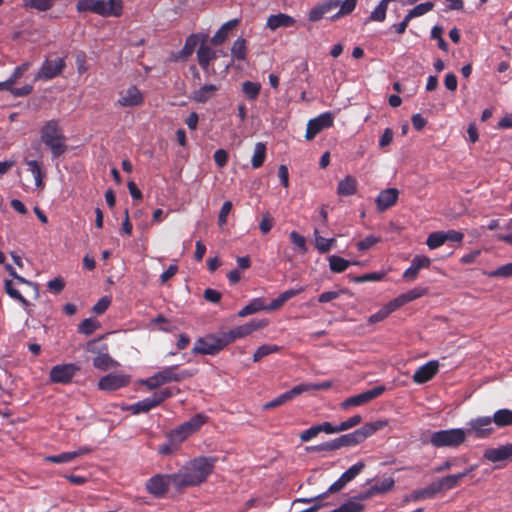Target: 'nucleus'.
Instances as JSON below:
<instances>
[{
  "label": "nucleus",
  "mask_w": 512,
  "mask_h": 512,
  "mask_svg": "<svg viewBox=\"0 0 512 512\" xmlns=\"http://www.w3.org/2000/svg\"><path fill=\"white\" fill-rule=\"evenodd\" d=\"M217 458L199 456L187 462L177 473H174V488L182 490L186 487L199 486L213 473Z\"/></svg>",
  "instance_id": "obj_1"
},
{
  "label": "nucleus",
  "mask_w": 512,
  "mask_h": 512,
  "mask_svg": "<svg viewBox=\"0 0 512 512\" xmlns=\"http://www.w3.org/2000/svg\"><path fill=\"white\" fill-rule=\"evenodd\" d=\"M41 142L51 152L52 158L57 159L68 151L67 138L57 119H51L43 123L39 131Z\"/></svg>",
  "instance_id": "obj_2"
},
{
  "label": "nucleus",
  "mask_w": 512,
  "mask_h": 512,
  "mask_svg": "<svg viewBox=\"0 0 512 512\" xmlns=\"http://www.w3.org/2000/svg\"><path fill=\"white\" fill-rule=\"evenodd\" d=\"M78 12H92L102 17H120L123 13L122 0H79Z\"/></svg>",
  "instance_id": "obj_3"
},
{
  "label": "nucleus",
  "mask_w": 512,
  "mask_h": 512,
  "mask_svg": "<svg viewBox=\"0 0 512 512\" xmlns=\"http://www.w3.org/2000/svg\"><path fill=\"white\" fill-rule=\"evenodd\" d=\"M388 425V420H377L364 424L361 428L335 438L337 450L343 447H353L364 442L368 437Z\"/></svg>",
  "instance_id": "obj_4"
},
{
  "label": "nucleus",
  "mask_w": 512,
  "mask_h": 512,
  "mask_svg": "<svg viewBox=\"0 0 512 512\" xmlns=\"http://www.w3.org/2000/svg\"><path fill=\"white\" fill-rule=\"evenodd\" d=\"M209 421L205 413H197L188 421L182 423L167 434V438L174 442H183L192 434L198 432Z\"/></svg>",
  "instance_id": "obj_5"
},
{
  "label": "nucleus",
  "mask_w": 512,
  "mask_h": 512,
  "mask_svg": "<svg viewBox=\"0 0 512 512\" xmlns=\"http://www.w3.org/2000/svg\"><path fill=\"white\" fill-rule=\"evenodd\" d=\"M466 441V432L463 428H451L435 431L430 435L429 442L436 448L459 447Z\"/></svg>",
  "instance_id": "obj_6"
},
{
  "label": "nucleus",
  "mask_w": 512,
  "mask_h": 512,
  "mask_svg": "<svg viewBox=\"0 0 512 512\" xmlns=\"http://www.w3.org/2000/svg\"><path fill=\"white\" fill-rule=\"evenodd\" d=\"M464 430L466 438L472 436L475 439H487L495 432L490 416H479L471 419Z\"/></svg>",
  "instance_id": "obj_7"
},
{
  "label": "nucleus",
  "mask_w": 512,
  "mask_h": 512,
  "mask_svg": "<svg viewBox=\"0 0 512 512\" xmlns=\"http://www.w3.org/2000/svg\"><path fill=\"white\" fill-rule=\"evenodd\" d=\"M66 68L65 57L45 58L35 75V80L49 81L60 76Z\"/></svg>",
  "instance_id": "obj_8"
},
{
  "label": "nucleus",
  "mask_w": 512,
  "mask_h": 512,
  "mask_svg": "<svg viewBox=\"0 0 512 512\" xmlns=\"http://www.w3.org/2000/svg\"><path fill=\"white\" fill-rule=\"evenodd\" d=\"M173 474H156L146 481L145 488L155 498H162L168 492L170 485L174 487Z\"/></svg>",
  "instance_id": "obj_9"
},
{
  "label": "nucleus",
  "mask_w": 512,
  "mask_h": 512,
  "mask_svg": "<svg viewBox=\"0 0 512 512\" xmlns=\"http://www.w3.org/2000/svg\"><path fill=\"white\" fill-rule=\"evenodd\" d=\"M386 390V387L383 385L376 386L370 390L364 391L358 395H354L346 398L341 404L340 407L343 410H347L351 407H358L364 405L377 397L381 396Z\"/></svg>",
  "instance_id": "obj_10"
},
{
  "label": "nucleus",
  "mask_w": 512,
  "mask_h": 512,
  "mask_svg": "<svg viewBox=\"0 0 512 512\" xmlns=\"http://www.w3.org/2000/svg\"><path fill=\"white\" fill-rule=\"evenodd\" d=\"M334 124V116L331 112H324L316 118L310 119L307 123L305 138L312 140L318 133L326 128L332 127Z\"/></svg>",
  "instance_id": "obj_11"
},
{
  "label": "nucleus",
  "mask_w": 512,
  "mask_h": 512,
  "mask_svg": "<svg viewBox=\"0 0 512 512\" xmlns=\"http://www.w3.org/2000/svg\"><path fill=\"white\" fill-rule=\"evenodd\" d=\"M220 348L216 339V333H210L198 338L192 348V353L197 355H217Z\"/></svg>",
  "instance_id": "obj_12"
},
{
  "label": "nucleus",
  "mask_w": 512,
  "mask_h": 512,
  "mask_svg": "<svg viewBox=\"0 0 512 512\" xmlns=\"http://www.w3.org/2000/svg\"><path fill=\"white\" fill-rule=\"evenodd\" d=\"M79 367L73 363L60 364L52 367L49 373L51 382L58 384H67L79 371Z\"/></svg>",
  "instance_id": "obj_13"
},
{
  "label": "nucleus",
  "mask_w": 512,
  "mask_h": 512,
  "mask_svg": "<svg viewBox=\"0 0 512 512\" xmlns=\"http://www.w3.org/2000/svg\"><path fill=\"white\" fill-rule=\"evenodd\" d=\"M156 375L160 383L164 385L170 382H181L192 377L194 373L187 369L180 370L178 365H173L164 367L162 370L158 371Z\"/></svg>",
  "instance_id": "obj_14"
},
{
  "label": "nucleus",
  "mask_w": 512,
  "mask_h": 512,
  "mask_svg": "<svg viewBox=\"0 0 512 512\" xmlns=\"http://www.w3.org/2000/svg\"><path fill=\"white\" fill-rule=\"evenodd\" d=\"M365 468V463L359 461L348 468L342 475L328 488V492H338L342 490L349 482L354 480Z\"/></svg>",
  "instance_id": "obj_15"
},
{
  "label": "nucleus",
  "mask_w": 512,
  "mask_h": 512,
  "mask_svg": "<svg viewBox=\"0 0 512 512\" xmlns=\"http://www.w3.org/2000/svg\"><path fill=\"white\" fill-rule=\"evenodd\" d=\"M342 3L343 1L341 0H324L310 9L308 13V20L311 22H317L335 9H340Z\"/></svg>",
  "instance_id": "obj_16"
},
{
  "label": "nucleus",
  "mask_w": 512,
  "mask_h": 512,
  "mask_svg": "<svg viewBox=\"0 0 512 512\" xmlns=\"http://www.w3.org/2000/svg\"><path fill=\"white\" fill-rule=\"evenodd\" d=\"M144 96L141 91L134 85L119 92V98L116 102L121 107H136L142 105Z\"/></svg>",
  "instance_id": "obj_17"
},
{
  "label": "nucleus",
  "mask_w": 512,
  "mask_h": 512,
  "mask_svg": "<svg viewBox=\"0 0 512 512\" xmlns=\"http://www.w3.org/2000/svg\"><path fill=\"white\" fill-rule=\"evenodd\" d=\"M130 377L123 374H108L98 381V388L102 391H115L129 384Z\"/></svg>",
  "instance_id": "obj_18"
},
{
  "label": "nucleus",
  "mask_w": 512,
  "mask_h": 512,
  "mask_svg": "<svg viewBox=\"0 0 512 512\" xmlns=\"http://www.w3.org/2000/svg\"><path fill=\"white\" fill-rule=\"evenodd\" d=\"M483 457L491 463L512 461V443H507L496 448H488L484 451Z\"/></svg>",
  "instance_id": "obj_19"
},
{
  "label": "nucleus",
  "mask_w": 512,
  "mask_h": 512,
  "mask_svg": "<svg viewBox=\"0 0 512 512\" xmlns=\"http://www.w3.org/2000/svg\"><path fill=\"white\" fill-rule=\"evenodd\" d=\"M439 370V363L436 360L427 362L420 366L413 374L412 379L416 384H424L430 381Z\"/></svg>",
  "instance_id": "obj_20"
},
{
  "label": "nucleus",
  "mask_w": 512,
  "mask_h": 512,
  "mask_svg": "<svg viewBox=\"0 0 512 512\" xmlns=\"http://www.w3.org/2000/svg\"><path fill=\"white\" fill-rule=\"evenodd\" d=\"M399 191L396 188L382 190L376 198L377 209L384 212L392 207L398 199Z\"/></svg>",
  "instance_id": "obj_21"
},
{
  "label": "nucleus",
  "mask_w": 512,
  "mask_h": 512,
  "mask_svg": "<svg viewBox=\"0 0 512 512\" xmlns=\"http://www.w3.org/2000/svg\"><path fill=\"white\" fill-rule=\"evenodd\" d=\"M301 394H302V391H301L300 385L298 384V385L294 386L292 389H290L289 391H286L285 393L280 394L273 400L267 402L266 404H264L263 407L266 410L279 407V406L291 401L292 399H294L295 397H297Z\"/></svg>",
  "instance_id": "obj_22"
},
{
  "label": "nucleus",
  "mask_w": 512,
  "mask_h": 512,
  "mask_svg": "<svg viewBox=\"0 0 512 512\" xmlns=\"http://www.w3.org/2000/svg\"><path fill=\"white\" fill-rule=\"evenodd\" d=\"M296 23V20L287 14L284 13H278L274 15H270L267 19L266 26L274 31L278 28H286V27H292Z\"/></svg>",
  "instance_id": "obj_23"
},
{
  "label": "nucleus",
  "mask_w": 512,
  "mask_h": 512,
  "mask_svg": "<svg viewBox=\"0 0 512 512\" xmlns=\"http://www.w3.org/2000/svg\"><path fill=\"white\" fill-rule=\"evenodd\" d=\"M304 291V287H299L297 289H289L281 293L276 299L272 300L268 305H266V311H276L280 309L288 300L295 297Z\"/></svg>",
  "instance_id": "obj_24"
},
{
  "label": "nucleus",
  "mask_w": 512,
  "mask_h": 512,
  "mask_svg": "<svg viewBox=\"0 0 512 512\" xmlns=\"http://www.w3.org/2000/svg\"><path fill=\"white\" fill-rule=\"evenodd\" d=\"M217 58V53L211 47L201 44L197 50V60L204 71H208L209 65Z\"/></svg>",
  "instance_id": "obj_25"
},
{
  "label": "nucleus",
  "mask_w": 512,
  "mask_h": 512,
  "mask_svg": "<svg viewBox=\"0 0 512 512\" xmlns=\"http://www.w3.org/2000/svg\"><path fill=\"white\" fill-rule=\"evenodd\" d=\"M426 292H427L426 288L415 287L405 293L400 294L396 298H394L393 299L394 304H395L394 306H396L399 309L400 307L404 306L405 304L424 296L426 294Z\"/></svg>",
  "instance_id": "obj_26"
},
{
  "label": "nucleus",
  "mask_w": 512,
  "mask_h": 512,
  "mask_svg": "<svg viewBox=\"0 0 512 512\" xmlns=\"http://www.w3.org/2000/svg\"><path fill=\"white\" fill-rule=\"evenodd\" d=\"M447 476L438 479L428 486L422 488L427 499L434 498L438 493L453 489L450 482H447Z\"/></svg>",
  "instance_id": "obj_27"
},
{
  "label": "nucleus",
  "mask_w": 512,
  "mask_h": 512,
  "mask_svg": "<svg viewBox=\"0 0 512 512\" xmlns=\"http://www.w3.org/2000/svg\"><path fill=\"white\" fill-rule=\"evenodd\" d=\"M219 87L214 84H205L192 93L191 99L197 103H206L218 91Z\"/></svg>",
  "instance_id": "obj_28"
},
{
  "label": "nucleus",
  "mask_w": 512,
  "mask_h": 512,
  "mask_svg": "<svg viewBox=\"0 0 512 512\" xmlns=\"http://www.w3.org/2000/svg\"><path fill=\"white\" fill-rule=\"evenodd\" d=\"M490 421L497 428H505L512 426V410L508 408L498 409L490 417Z\"/></svg>",
  "instance_id": "obj_29"
},
{
  "label": "nucleus",
  "mask_w": 512,
  "mask_h": 512,
  "mask_svg": "<svg viewBox=\"0 0 512 512\" xmlns=\"http://www.w3.org/2000/svg\"><path fill=\"white\" fill-rule=\"evenodd\" d=\"M240 23L239 19H232L224 23L220 29L211 38L213 45H221L228 38L229 32Z\"/></svg>",
  "instance_id": "obj_30"
},
{
  "label": "nucleus",
  "mask_w": 512,
  "mask_h": 512,
  "mask_svg": "<svg viewBox=\"0 0 512 512\" xmlns=\"http://www.w3.org/2000/svg\"><path fill=\"white\" fill-rule=\"evenodd\" d=\"M357 191V180L353 176H346L338 183L337 194L340 196H351Z\"/></svg>",
  "instance_id": "obj_31"
},
{
  "label": "nucleus",
  "mask_w": 512,
  "mask_h": 512,
  "mask_svg": "<svg viewBox=\"0 0 512 512\" xmlns=\"http://www.w3.org/2000/svg\"><path fill=\"white\" fill-rule=\"evenodd\" d=\"M262 310L266 311V304L264 299L254 298L249 302V304H247L241 310H239L237 315L239 317H246L248 315L254 314Z\"/></svg>",
  "instance_id": "obj_32"
},
{
  "label": "nucleus",
  "mask_w": 512,
  "mask_h": 512,
  "mask_svg": "<svg viewBox=\"0 0 512 512\" xmlns=\"http://www.w3.org/2000/svg\"><path fill=\"white\" fill-rule=\"evenodd\" d=\"M328 261H329V268L334 273L344 272L351 264H355V265L360 264V262H358V261L350 262L349 260H346L337 255L329 256Z\"/></svg>",
  "instance_id": "obj_33"
},
{
  "label": "nucleus",
  "mask_w": 512,
  "mask_h": 512,
  "mask_svg": "<svg viewBox=\"0 0 512 512\" xmlns=\"http://www.w3.org/2000/svg\"><path fill=\"white\" fill-rule=\"evenodd\" d=\"M157 407L154 400L152 399V396L144 398L141 401H138L136 403H133L127 407V410L130 411L132 414L137 415L140 413H147L153 408Z\"/></svg>",
  "instance_id": "obj_34"
},
{
  "label": "nucleus",
  "mask_w": 512,
  "mask_h": 512,
  "mask_svg": "<svg viewBox=\"0 0 512 512\" xmlns=\"http://www.w3.org/2000/svg\"><path fill=\"white\" fill-rule=\"evenodd\" d=\"M4 290L10 298L18 301L23 307H28L30 305L29 301L14 287L12 280H4Z\"/></svg>",
  "instance_id": "obj_35"
},
{
  "label": "nucleus",
  "mask_w": 512,
  "mask_h": 512,
  "mask_svg": "<svg viewBox=\"0 0 512 512\" xmlns=\"http://www.w3.org/2000/svg\"><path fill=\"white\" fill-rule=\"evenodd\" d=\"M266 159V144L257 142L255 144L254 153L251 159V165L254 169L260 168Z\"/></svg>",
  "instance_id": "obj_36"
},
{
  "label": "nucleus",
  "mask_w": 512,
  "mask_h": 512,
  "mask_svg": "<svg viewBox=\"0 0 512 512\" xmlns=\"http://www.w3.org/2000/svg\"><path fill=\"white\" fill-rule=\"evenodd\" d=\"M394 301L391 300L387 304H385L379 311L372 314L369 317V322L372 324L378 323L386 319L392 312L396 311L398 308L394 306Z\"/></svg>",
  "instance_id": "obj_37"
},
{
  "label": "nucleus",
  "mask_w": 512,
  "mask_h": 512,
  "mask_svg": "<svg viewBox=\"0 0 512 512\" xmlns=\"http://www.w3.org/2000/svg\"><path fill=\"white\" fill-rule=\"evenodd\" d=\"M266 325L267 323L265 321L251 320L250 322L236 326L235 328L237 329L240 337L244 338L257 330L262 329Z\"/></svg>",
  "instance_id": "obj_38"
},
{
  "label": "nucleus",
  "mask_w": 512,
  "mask_h": 512,
  "mask_svg": "<svg viewBox=\"0 0 512 512\" xmlns=\"http://www.w3.org/2000/svg\"><path fill=\"white\" fill-rule=\"evenodd\" d=\"M25 164L28 166V170L32 173L35 179V185L39 188L44 186L43 177L44 173L42 171L41 164L36 160H25Z\"/></svg>",
  "instance_id": "obj_39"
},
{
  "label": "nucleus",
  "mask_w": 512,
  "mask_h": 512,
  "mask_svg": "<svg viewBox=\"0 0 512 512\" xmlns=\"http://www.w3.org/2000/svg\"><path fill=\"white\" fill-rule=\"evenodd\" d=\"M55 0H23V7L46 12L54 6Z\"/></svg>",
  "instance_id": "obj_40"
},
{
  "label": "nucleus",
  "mask_w": 512,
  "mask_h": 512,
  "mask_svg": "<svg viewBox=\"0 0 512 512\" xmlns=\"http://www.w3.org/2000/svg\"><path fill=\"white\" fill-rule=\"evenodd\" d=\"M180 392L179 388L176 387H166L159 391L154 392L151 396L154 400L156 406H159L165 400L171 398L172 396L178 394Z\"/></svg>",
  "instance_id": "obj_41"
},
{
  "label": "nucleus",
  "mask_w": 512,
  "mask_h": 512,
  "mask_svg": "<svg viewBox=\"0 0 512 512\" xmlns=\"http://www.w3.org/2000/svg\"><path fill=\"white\" fill-rule=\"evenodd\" d=\"M315 236V247L320 253H327L329 252L333 245L336 242L335 238H324L321 235H319V231L315 229L314 231Z\"/></svg>",
  "instance_id": "obj_42"
},
{
  "label": "nucleus",
  "mask_w": 512,
  "mask_h": 512,
  "mask_svg": "<svg viewBox=\"0 0 512 512\" xmlns=\"http://www.w3.org/2000/svg\"><path fill=\"white\" fill-rule=\"evenodd\" d=\"M198 44H199V35L198 34L189 35L185 40V44H184L182 50L180 51V56L184 59L191 56L193 54V52L195 51V48L197 47Z\"/></svg>",
  "instance_id": "obj_43"
},
{
  "label": "nucleus",
  "mask_w": 512,
  "mask_h": 512,
  "mask_svg": "<svg viewBox=\"0 0 512 512\" xmlns=\"http://www.w3.org/2000/svg\"><path fill=\"white\" fill-rule=\"evenodd\" d=\"M281 350V347L275 344H263L253 354V361L259 362L265 356L273 353H277Z\"/></svg>",
  "instance_id": "obj_44"
},
{
  "label": "nucleus",
  "mask_w": 512,
  "mask_h": 512,
  "mask_svg": "<svg viewBox=\"0 0 512 512\" xmlns=\"http://www.w3.org/2000/svg\"><path fill=\"white\" fill-rule=\"evenodd\" d=\"M261 85L257 82L245 81L242 84V91L249 100H256L259 96Z\"/></svg>",
  "instance_id": "obj_45"
},
{
  "label": "nucleus",
  "mask_w": 512,
  "mask_h": 512,
  "mask_svg": "<svg viewBox=\"0 0 512 512\" xmlns=\"http://www.w3.org/2000/svg\"><path fill=\"white\" fill-rule=\"evenodd\" d=\"M357 1L358 0H344L343 3L341 4L340 10H338L335 14H333L330 17V19L332 21H336L343 16L351 14L357 5Z\"/></svg>",
  "instance_id": "obj_46"
},
{
  "label": "nucleus",
  "mask_w": 512,
  "mask_h": 512,
  "mask_svg": "<svg viewBox=\"0 0 512 512\" xmlns=\"http://www.w3.org/2000/svg\"><path fill=\"white\" fill-rule=\"evenodd\" d=\"M114 364H115V361L107 353H101V354L97 355L96 357H94V359H93L94 367L97 369L103 370V371L111 368Z\"/></svg>",
  "instance_id": "obj_47"
},
{
  "label": "nucleus",
  "mask_w": 512,
  "mask_h": 512,
  "mask_svg": "<svg viewBox=\"0 0 512 512\" xmlns=\"http://www.w3.org/2000/svg\"><path fill=\"white\" fill-rule=\"evenodd\" d=\"M246 40L244 38H237L231 48L232 56L238 60H244L246 58Z\"/></svg>",
  "instance_id": "obj_48"
},
{
  "label": "nucleus",
  "mask_w": 512,
  "mask_h": 512,
  "mask_svg": "<svg viewBox=\"0 0 512 512\" xmlns=\"http://www.w3.org/2000/svg\"><path fill=\"white\" fill-rule=\"evenodd\" d=\"M364 509L365 505L353 498L331 512H362Z\"/></svg>",
  "instance_id": "obj_49"
},
{
  "label": "nucleus",
  "mask_w": 512,
  "mask_h": 512,
  "mask_svg": "<svg viewBox=\"0 0 512 512\" xmlns=\"http://www.w3.org/2000/svg\"><path fill=\"white\" fill-rule=\"evenodd\" d=\"M446 242L444 231H436L428 235L426 244L430 249H437Z\"/></svg>",
  "instance_id": "obj_50"
},
{
  "label": "nucleus",
  "mask_w": 512,
  "mask_h": 512,
  "mask_svg": "<svg viewBox=\"0 0 512 512\" xmlns=\"http://www.w3.org/2000/svg\"><path fill=\"white\" fill-rule=\"evenodd\" d=\"M377 493L379 494H385L393 490L395 486V480L393 477H387L382 479L381 481L375 483L372 485Z\"/></svg>",
  "instance_id": "obj_51"
},
{
  "label": "nucleus",
  "mask_w": 512,
  "mask_h": 512,
  "mask_svg": "<svg viewBox=\"0 0 512 512\" xmlns=\"http://www.w3.org/2000/svg\"><path fill=\"white\" fill-rule=\"evenodd\" d=\"M490 278H508L512 276V263H507L495 270L485 273Z\"/></svg>",
  "instance_id": "obj_52"
},
{
  "label": "nucleus",
  "mask_w": 512,
  "mask_h": 512,
  "mask_svg": "<svg viewBox=\"0 0 512 512\" xmlns=\"http://www.w3.org/2000/svg\"><path fill=\"white\" fill-rule=\"evenodd\" d=\"M385 275V272L365 273L363 275L352 278V281L355 283L376 282L381 281L385 277Z\"/></svg>",
  "instance_id": "obj_53"
},
{
  "label": "nucleus",
  "mask_w": 512,
  "mask_h": 512,
  "mask_svg": "<svg viewBox=\"0 0 512 512\" xmlns=\"http://www.w3.org/2000/svg\"><path fill=\"white\" fill-rule=\"evenodd\" d=\"M433 7H434V4H433V2H430V1L418 4L408 12V18L413 19L415 17L422 16V15L426 14L427 12L431 11L433 9Z\"/></svg>",
  "instance_id": "obj_54"
},
{
  "label": "nucleus",
  "mask_w": 512,
  "mask_h": 512,
  "mask_svg": "<svg viewBox=\"0 0 512 512\" xmlns=\"http://www.w3.org/2000/svg\"><path fill=\"white\" fill-rule=\"evenodd\" d=\"M477 465H472L470 466L469 468L465 469L464 471L462 472H459L457 474H451V475H447V482H450V485L452 486V488H456L460 481L468 476L471 472H473L475 469H476Z\"/></svg>",
  "instance_id": "obj_55"
},
{
  "label": "nucleus",
  "mask_w": 512,
  "mask_h": 512,
  "mask_svg": "<svg viewBox=\"0 0 512 512\" xmlns=\"http://www.w3.org/2000/svg\"><path fill=\"white\" fill-rule=\"evenodd\" d=\"M29 67H30V63L25 62V63H22L21 65L17 66L14 69L11 76L7 79L8 83L10 84L11 87L17 83V81L26 73V71L29 69Z\"/></svg>",
  "instance_id": "obj_56"
},
{
  "label": "nucleus",
  "mask_w": 512,
  "mask_h": 512,
  "mask_svg": "<svg viewBox=\"0 0 512 512\" xmlns=\"http://www.w3.org/2000/svg\"><path fill=\"white\" fill-rule=\"evenodd\" d=\"M381 242V237L375 235H368L363 240L356 243V247L359 251H366L372 248L374 245Z\"/></svg>",
  "instance_id": "obj_57"
},
{
  "label": "nucleus",
  "mask_w": 512,
  "mask_h": 512,
  "mask_svg": "<svg viewBox=\"0 0 512 512\" xmlns=\"http://www.w3.org/2000/svg\"><path fill=\"white\" fill-rule=\"evenodd\" d=\"M299 385L302 393L311 390H328L332 387V383L330 381H324L321 383H300Z\"/></svg>",
  "instance_id": "obj_58"
},
{
  "label": "nucleus",
  "mask_w": 512,
  "mask_h": 512,
  "mask_svg": "<svg viewBox=\"0 0 512 512\" xmlns=\"http://www.w3.org/2000/svg\"><path fill=\"white\" fill-rule=\"evenodd\" d=\"M328 490L318 496L312 498H297L293 501L292 505H296L299 503H313L312 506H317L318 510L323 506L322 500L327 496Z\"/></svg>",
  "instance_id": "obj_59"
},
{
  "label": "nucleus",
  "mask_w": 512,
  "mask_h": 512,
  "mask_svg": "<svg viewBox=\"0 0 512 512\" xmlns=\"http://www.w3.org/2000/svg\"><path fill=\"white\" fill-rule=\"evenodd\" d=\"M98 327V324L92 318L84 319L78 327V331L85 335H91Z\"/></svg>",
  "instance_id": "obj_60"
},
{
  "label": "nucleus",
  "mask_w": 512,
  "mask_h": 512,
  "mask_svg": "<svg viewBox=\"0 0 512 512\" xmlns=\"http://www.w3.org/2000/svg\"><path fill=\"white\" fill-rule=\"evenodd\" d=\"M72 460H74V459H73V455L71 454L70 451L63 452L58 455L46 456L44 458L45 462H51V463H56V464L68 463V462H71Z\"/></svg>",
  "instance_id": "obj_61"
},
{
  "label": "nucleus",
  "mask_w": 512,
  "mask_h": 512,
  "mask_svg": "<svg viewBox=\"0 0 512 512\" xmlns=\"http://www.w3.org/2000/svg\"><path fill=\"white\" fill-rule=\"evenodd\" d=\"M306 449L309 452L334 451L337 450V446L335 439H332L319 445L309 446Z\"/></svg>",
  "instance_id": "obj_62"
},
{
  "label": "nucleus",
  "mask_w": 512,
  "mask_h": 512,
  "mask_svg": "<svg viewBox=\"0 0 512 512\" xmlns=\"http://www.w3.org/2000/svg\"><path fill=\"white\" fill-rule=\"evenodd\" d=\"M442 33H443V28L440 27V26H434L431 30V37L433 39H436L437 42H438V47L443 50V51H447L448 50V44L447 42L443 39L442 37Z\"/></svg>",
  "instance_id": "obj_63"
},
{
  "label": "nucleus",
  "mask_w": 512,
  "mask_h": 512,
  "mask_svg": "<svg viewBox=\"0 0 512 512\" xmlns=\"http://www.w3.org/2000/svg\"><path fill=\"white\" fill-rule=\"evenodd\" d=\"M111 304V298L108 296L101 297L97 303L93 306V312L97 315L103 314Z\"/></svg>",
  "instance_id": "obj_64"
}]
</instances>
